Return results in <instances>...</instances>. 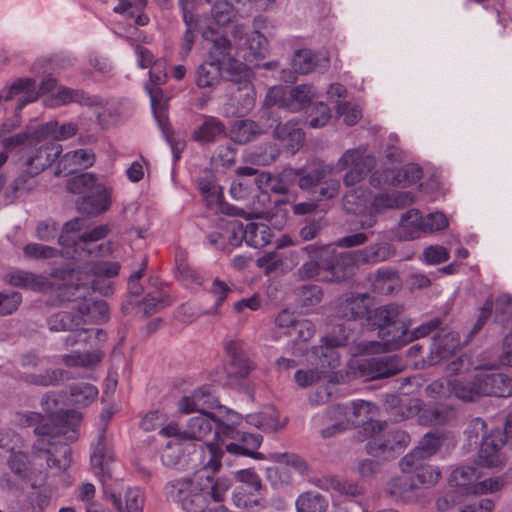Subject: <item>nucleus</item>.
Returning <instances> with one entry per match:
<instances>
[{"instance_id": "nucleus-33", "label": "nucleus", "mask_w": 512, "mask_h": 512, "mask_svg": "<svg viewBox=\"0 0 512 512\" xmlns=\"http://www.w3.org/2000/svg\"><path fill=\"white\" fill-rule=\"evenodd\" d=\"M303 250L311 257V260L299 268L298 274L300 278L310 279L317 276L320 270L325 271L326 259H323V255L326 250L324 247L309 245Z\"/></svg>"}, {"instance_id": "nucleus-16", "label": "nucleus", "mask_w": 512, "mask_h": 512, "mask_svg": "<svg viewBox=\"0 0 512 512\" xmlns=\"http://www.w3.org/2000/svg\"><path fill=\"white\" fill-rule=\"evenodd\" d=\"M357 264H360L356 252H345L334 255L330 260L326 259L325 271L331 276L330 281H343L354 275Z\"/></svg>"}, {"instance_id": "nucleus-46", "label": "nucleus", "mask_w": 512, "mask_h": 512, "mask_svg": "<svg viewBox=\"0 0 512 512\" xmlns=\"http://www.w3.org/2000/svg\"><path fill=\"white\" fill-rule=\"evenodd\" d=\"M77 133V127L73 123L59 125L58 122L50 121L40 126L35 131L36 138L51 137L55 140H66Z\"/></svg>"}, {"instance_id": "nucleus-19", "label": "nucleus", "mask_w": 512, "mask_h": 512, "mask_svg": "<svg viewBox=\"0 0 512 512\" xmlns=\"http://www.w3.org/2000/svg\"><path fill=\"white\" fill-rule=\"evenodd\" d=\"M111 205V190L105 186L82 196L77 200L78 210L87 215H99L109 209Z\"/></svg>"}, {"instance_id": "nucleus-5", "label": "nucleus", "mask_w": 512, "mask_h": 512, "mask_svg": "<svg viewBox=\"0 0 512 512\" xmlns=\"http://www.w3.org/2000/svg\"><path fill=\"white\" fill-rule=\"evenodd\" d=\"M375 165V157L368 154L365 147L360 146L345 151L337 161L336 167L339 171L350 167L343 181L346 186H353L361 182Z\"/></svg>"}, {"instance_id": "nucleus-47", "label": "nucleus", "mask_w": 512, "mask_h": 512, "mask_svg": "<svg viewBox=\"0 0 512 512\" xmlns=\"http://www.w3.org/2000/svg\"><path fill=\"white\" fill-rule=\"evenodd\" d=\"M109 499L120 512H142L144 507V495L139 488H129L125 493V506L115 494H110Z\"/></svg>"}, {"instance_id": "nucleus-51", "label": "nucleus", "mask_w": 512, "mask_h": 512, "mask_svg": "<svg viewBox=\"0 0 512 512\" xmlns=\"http://www.w3.org/2000/svg\"><path fill=\"white\" fill-rule=\"evenodd\" d=\"M296 170L300 172V175L296 179L299 188L302 190H308L320 184L326 177H328L332 173L333 167L330 165H319L315 169L306 173H304L303 169Z\"/></svg>"}, {"instance_id": "nucleus-41", "label": "nucleus", "mask_w": 512, "mask_h": 512, "mask_svg": "<svg viewBox=\"0 0 512 512\" xmlns=\"http://www.w3.org/2000/svg\"><path fill=\"white\" fill-rule=\"evenodd\" d=\"M417 483L410 474L392 478L387 486V493L396 501H408L412 497L413 490Z\"/></svg>"}, {"instance_id": "nucleus-38", "label": "nucleus", "mask_w": 512, "mask_h": 512, "mask_svg": "<svg viewBox=\"0 0 512 512\" xmlns=\"http://www.w3.org/2000/svg\"><path fill=\"white\" fill-rule=\"evenodd\" d=\"M262 134V129L258 123L253 120H238L230 130L231 139L238 144H246L257 139Z\"/></svg>"}, {"instance_id": "nucleus-3", "label": "nucleus", "mask_w": 512, "mask_h": 512, "mask_svg": "<svg viewBox=\"0 0 512 512\" xmlns=\"http://www.w3.org/2000/svg\"><path fill=\"white\" fill-rule=\"evenodd\" d=\"M164 494L168 501L176 503L185 512H200L208 505L206 493L191 478L169 481Z\"/></svg>"}, {"instance_id": "nucleus-53", "label": "nucleus", "mask_w": 512, "mask_h": 512, "mask_svg": "<svg viewBox=\"0 0 512 512\" xmlns=\"http://www.w3.org/2000/svg\"><path fill=\"white\" fill-rule=\"evenodd\" d=\"M81 222L82 219L77 217L66 222L63 226L58 238V243L62 247V256L67 252L68 248L73 247L77 243L78 233L82 229Z\"/></svg>"}, {"instance_id": "nucleus-28", "label": "nucleus", "mask_w": 512, "mask_h": 512, "mask_svg": "<svg viewBox=\"0 0 512 512\" xmlns=\"http://www.w3.org/2000/svg\"><path fill=\"white\" fill-rule=\"evenodd\" d=\"M404 312V307L397 303H390L378 308H375L369 314V321L372 325L381 330L382 328L395 326L401 323L400 316Z\"/></svg>"}, {"instance_id": "nucleus-27", "label": "nucleus", "mask_w": 512, "mask_h": 512, "mask_svg": "<svg viewBox=\"0 0 512 512\" xmlns=\"http://www.w3.org/2000/svg\"><path fill=\"white\" fill-rule=\"evenodd\" d=\"M378 336L382 341L384 349L387 351L398 350L411 342L410 332L405 322L384 327L378 332Z\"/></svg>"}, {"instance_id": "nucleus-11", "label": "nucleus", "mask_w": 512, "mask_h": 512, "mask_svg": "<svg viewBox=\"0 0 512 512\" xmlns=\"http://www.w3.org/2000/svg\"><path fill=\"white\" fill-rule=\"evenodd\" d=\"M272 137L281 142L283 147L290 153L295 154L305 142V133L299 126L298 121L288 120L278 122L276 125H269Z\"/></svg>"}, {"instance_id": "nucleus-50", "label": "nucleus", "mask_w": 512, "mask_h": 512, "mask_svg": "<svg viewBox=\"0 0 512 512\" xmlns=\"http://www.w3.org/2000/svg\"><path fill=\"white\" fill-rule=\"evenodd\" d=\"M368 201V189L363 187H356L344 195L343 207L348 213L361 214L366 210Z\"/></svg>"}, {"instance_id": "nucleus-30", "label": "nucleus", "mask_w": 512, "mask_h": 512, "mask_svg": "<svg viewBox=\"0 0 512 512\" xmlns=\"http://www.w3.org/2000/svg\"><path fill=\"white\" fill-rule=\"evenodd\" d=\"M41 463L42 466L33 463L32 458L30 461H28L26 454L22 452L12 453L8 459L9 468L15 475L20 478H25L29 471L34 474H47L48 470H52V468H48L46 466L45 459H43ZM53 470H55V472H59L56 468H53Z\"/></svg>"}, {"instance_id": "nucleus-62", "label": "nucleus", "mask_w": 512, "mask_h": 512, "mask_svg": "<svg viewBox=\"0 0 512 512\" xmlns=\"http://www.w3.org/2000/svg\"><path fill=\"white\" fill-rule=\"evenodd\" d=\"M369 183L377 189L397 187L399 181L397 180L396 169L385 168L374 171L370 176Z\"/></svg>"}, {"instance_id": "nucleus-56", "label": "nucleus", "mask_w": 512, "mask_h": 512, "mask_svg": "<svg viewBox=\"0 0 512 512\" xmlns=\"http://www.w3.org/2000/svg\"><path fill=\"white\" fill-rule=\"evenodd\" d=\"M97 187H103V185L97 183V179L92 173L77 175L68 182V189L72 193H92L97 190Z\"/></svg>"}, {"instance_id": "nucleus-63", "label": "nucleus", "mask_w": 512, "mask_h": 512, "mask_svg": "<svg viewBox=\"0 0 512 512\" xmlns=\"http://www.w3.org/2000/svg\"><path fill=\"white\" fill-rule=\"evenodd\" d=\"M396 175L399 181L397 187H408L421 180L423 171L419 165L411 163L403 166L401 169H396Z\"/></svg>"}, {"instance_id": "nucleus-61", "label": "nucleus", "mask_w": 512, "mask_h": 512, "mask_svg": "<svg viewBox=\"0 0 512 512\" xmlns=\"http://www.w3.org/2000/svg\"><path fill=\"white\" fill-rule=\"evenodd\" d=\"M211 17L218 26L227 25L235 16L233 6L227 0H214Z\"/></svg>"}, {"instance_id": "nucleus-18", "label": "nucleus", "mask_w": 512, "mask_h": 512, "mask_svg": "<svg viewBox=\"0 0 512 512\" xmlns=\"http://www.w3.org/2000/svg\"><path fill=\"white\" fill-rule=\"evenodd\" d=\"M94 162L95 155L91 150L78 149L70 151L59 160L55 174L57 176H66L80 169L91 167Z\"/></svg>"}, {"instance_id": "nucleus-55", "label": "nucleus", "mask_w": 512, "mask_h": 512, "mask_svg": "<svg viewBox=\"0 0 512 512\" xmlns=\"http://www.w3.org/2000/svg\"><path fill=\"white\" fill-rule=\"evenodd\" d=\"M232 100L236 101L237 113L240 115H244L249 113L255 105L256 93L254 91L253 85H248L247 82L244 83L243 89L231 92Z\"/></svg>"}, {"instance_id": "nucleus-45", "label": "nucleus", "mask_w": 512, "mask_h": 512, "mask_svg": "<svg viewBox=\"0 0 512 512\" xmlns=\"http://www.w3.org/2000/svg\"><path fill=\"white\" fill-rule=\"evenodd\" d=\"M104 249L108 250L104 244H97V242L77 238V243H75L73 247L68 248L63 256L76 261H84L88 257L102 255L101 252Z\"/></svg>"}, {"instance_id": "nucleus-2", "label": "nucleus", "mask_w": 512, "mask_h": 512, "mask_svg": "<svg viewBox=\"0 0 512 512\" xmlns=\"http://www.w3.org/2000/svg\"><path fill=\"white\" fill-rule=\"evenodd\" d=\"M386 422L371 421L367 424L366 430L372 435L366 444L369 455L382 459L394 458L401 453L411 442L409 434L402 430L386 431Z\"/></svg>"}, {"instance_id": "nucleus-37", "label": "nucleus", "mask_w": 512, "mask_h": 512, "mask_svg": "<svg viewBox=\"0 0 512 512\" xmlns=\"http://www.w3.org/2000/svg\"><path fill=\"white\" fill-rule=\"evenodd\" d=\"M355 252L361 264H375L395 255V249L388 243L370 245Z\"/></svg>"}, {"instance_id": "nucleus-12", "label": "nucleus", "mask_w": 512, "mask_h": 512, "mask_svg": "<svg viewBox=\"0 0 512 512\" xmlns=\"http://www.w3.org/2000/svg\"><path fill=\"white\" fill-rule=\"evenodd\" d=\"M480 393L482 396H512V379L506 374L496 371L477 373Z\"/></svg>"}, {"instance_id": "nucleus-25", "label": "nucleus", "mask_w": 512, "mask_h": 512, "mask_svg": "<svg viewBox=\"0 0 512 512\" xmlns=\"http://www.w3.org/2000/svg\"><path fill=\"white\" fill-rule=\"evenodd\" d=\"M398 237L402 240L419 238L425 232L424 219L417 209H410L402 214L398 225Z\"/></svg>"}, {"instance_id": "nucleus-26", "label": "nucleus", "mask_w": 512, "mask_h": 512, "mask_svg": "<svg viewBox=\"0 0 512 512\" xmlns=\"http://www.w3.org/2000/svg\"><path fill=\"white\" fill-rule=\"evenodd\" d=\"M460 346V339L455 332H445L434 340V347L426 358L428 365H435L452 354Z\"/></svg>"}, {"instance_id": "nucleus-17", "label": "nucleus", "mask_w": 512, "mask_h": 512, "mask_svg": "<svg viewBox=\"0 0 512 512\" xmlns=\"http://www.w3.org/2000/svg\"><path fill=\"white\" fill-rule=\"evenodd\" d=\"M443 444V438L439 434L427 433L423 436L418 446L405 455L399 462L401 470H409L414 464V459H424L434 455Z\"/></svg>"}, {"instance_id": "nucleus-10", "label": "nucleus", "mask_w": 512, "mask_h": 512, "mask_svg": "<svg viewBox=\"0 0 512 512\" xmlns=\"http://www.w3.org/2000/svg\"><path fill=\"white\" fill-rule=\"evenodd\" d=\"M506 462L504 436L500 431H492L482 440L478 463L488 468H501Z\"/></svg>"}, {"instance_id": "nucleus-14", "label": "nucleus", "mask_w": 512, "mask_h": 512, "mask_svg": "<svg viewBox=\"0 0 512 512\" xmlns=\"http://www.w3.org/2000/svg\"><path fill=\"white\" fill-rule=\"evenodd\" d=\"M216 438L223 442L225 438L239 441L241 445L247 449V457L262 460L264 456L262 453L255 452V450L262 443V436L259 434H250L236 430L232 425L219 423L216 427Z\"/></svg>"}, {"instance_id": "nucleus-49", "label": "nucleus", "mask_w": 512, "mask_h": 512, "mask_svg": "<svg viewBox=\"0 0 512 512\" xmlns=\"http://www.w3.org/2000/svg\"><path fill=\"white\" fill-rule=\"evenodd\" d=\"M97 396L98 389L96 386L86 382H79L70 387L69 403L85 407L90 405Z\"/></svg>"}, {"instance_id": "nucleus-24", "label": "nucleus", "mask_w": 512, "mask_h": 512, "mask_svg": "<svg viewBox=\"0 0 512 512\" xmlns=\"http://www.w3.org/2000/svg\"><path fill=\"white\" fill-rule=\"evenodd\" d=\"M291 66L295 73L309 74L319 68V71H325L329 66V58H318L311 50L301 49L294 53Z\"/></svg>"}, {"instance_id": "nucleus-34", "label": "nucleus", "mask_w": 512, "mask_h": 512, "mask_svg": "<svg viewBox=\"0 0 512 512\" xmlns=\"http://www.w3.org/2000/svg\"><path fill=\"white\" fill-rule=\"evenodd\" d=\"M400 285L398 273L388 267L379 268L372 280L373 291L383 295L392 294Z\"/></svg>"}, {"instance_id": "nucleus-48", "label": "nucleus", "mask_w": 512, "mask_h": 512, "mask_svg": "<svg viewBox=\"0 0 512 512\" xmlns=\"http://www.w3.org/2000/svg\"><path fill=\"white\" fill-rule=\"evenodd\" d=\"M479 478L480 473L474 466H460L452 471L449 483L452 486L465 488L466 493H473L472 489Z\"/></svg>"}, {"instance_id": "nucleus-52", "label": "nucleus", "mask_w": 512, "mask_h": 512, "mask_svg": "<svg viewBox=\"0 0 512 512\" xmlns=\"http://www.w3.org/2000/svg\"><path fill=\"white\" fill-rule=\"evenodd\" d=\"M176 274L178 279L186 286H199L202 284V277L187 262L183 252L176 254Z\"/></svg>"}, {"instance_id": "nucleus-23", "label": "nucleus", "mask_w": 512, "mask_h": 512, "mask_svg": "<svg viewBox=\"0 0 512 512\" xmlns=\"http://www.w3.org/2000/svg\"><path fill=\"white\" fill-rule=\"evenodd\" d=\"M76 309L83 326L102 323L109 318V308L103 300L94 301L84 298L76 302Z\"/></svg>"}, {"instance_id": "nucleus-60", "label": "nucleus", "mask_w": 512, "mask_h": 512, "mask_svg": "<svg viewBox=\"0 0 512 512\" xmlns=\"http://www.w3.org/2000/svg\"><path fill=\"white\" fill-rule=\"evenodd\" d=\"M294 332V349L299 353H303L300 346L308 342L315 334V325L310 320H299L292 329Z\"/></svg>"}, {"instance_id": "nucleus-9", "label": "nucleus", "mask_w": 512, "mask_h": 512, "mask_svg": "<svg viewBox=\"0 0 512 512\" xmlns=\"http://www.w3.org/2000/svg\"><path fill=\"white\" fill-rule=\"evenodd\" d=\"M61 151V146L54 142L25 147L23 149L24 166L30 169L31 174H40L52 165Z\"/></svg>"}, {"instance_id": "nucleus-8", "label": "nucleus", "mask_w": 512, "mask_h": 512, "mask_svg": "<svg viewBox=\"0 0 512 512\" xmlns=\"http://www.w3.org/2000/svg\"><path fill=\"white\" fill-rule=\"evenodd\" d=\"M119 270L120 264L110 261L88 262L82 267V272L89 277L85 284H90L93 290L103 295L112 293L110 279L116 277Z\"/></svg>"}, {"instance_id": "nucleus-15", "label": "nucleus", "mask_w": 512, "mask_h": 512, "mask_svg": "<svg viewBox=\"0 0 512 512\" xmlns=\"http://www.w3.org/2000/svg\"><path fill=\"white\" fill-rule=\"evenodd\" d=\"M114 460V454L109 446L104 430L100 431L97 441L92 444L91 466L96 476L102 481L111 478L110 465Z\"/></svg>"}, {"instance_id": "nucleus-58", "label": "nucleus", "mask_w": 512, "mask_h": 512, "mask_svg": "<svg viewBox=\"0 0 512 512\" xmlns=\"http://www.w3.org/2000/svg\"><path fill=\"white\" fill-rule=\"evenodd\" d=\"M223 450L214 443H207L203 451L202 466L207 472L215 473L221 468Z\"/></svg>"}, {"instance_id": "nucleus-32", "label": "nucleus", "mask_w": 512, "mask_h": 512, "mask_svg": "<svg viewBox=\"0 0 512 512\" xmlns=\"http://www.w3.org/2000/svg\"><path fill=\"white\" fill-rule=\"evenodd\" d=\"M452 395L464 402H473L481 397L477 374L473 377L451 379Z\"/></svg>"}, {"instance_id": "nucleus-57", "label": "nucleus", "mask_w": 512, "mask_h": 512, "mask_svg": "<svg viewBox=\"0 0 512 512\" xmlns=\"http://www.w3.org/2000/svg\"><path fill=\"white\" fill-rule=\"evenodd\" d=\"M212 35L213 31L211 28H207L203 31L204 39L212 42V47L210 48L211 60L219 59L221 62L230 55L231 43L225 37H216L215 39H212Z\"/></svg>"}, {"instance_id": "nucleus-64", "label": "nucleus", "mask_w": 512, "mask_h": 512, "mask_svg": "<svg viewBox=\"0 0 512 512\" xmlns=\"http://www.w3.org/2000/svg\"><path fill=\"white\" fill-rule=\"evenodd\" d=\"M279 149L275 144L268 143L250 154L253 164L267 166L272 164L279 156Z\"/></svg>"}, {"instance_id": "nucleus-44", "label": "nucleus", "mask_w": 512, "mask_h": 512, "mask_svg": "<svg viewBox=\"0 0 512 512\" xmlns=\"http://www.w3.org/2000/svg\"><path fill=\"white\" fill-rule=\"evenodd\" d=\"M243 239L246 243L255 248H262L271 242L269 227L263 223H248L242 230Z\"/></svg>"}, {"instance_id": "nucleus-4", "label": "nucleus", "mask_w": 512, "mask_h": 512, "mask_svg": "<svg viewBox=\"0 0 512 512\" xmlns=\"http://www.w3.org/2000/svg\"><path fill=\"white\" fill-rule=\"evenodd\" d=\"M369 407L370 403L363 400L331 406L327 417L334 423L321 431L322 437H332L351 426L358 425L360 418L369 412Z\"/></svg>"}, {"instance_id": "nucleus-6", "label": "nucleus", "mask_w": 512, "mask_h": 512, "mask_svg": "<svg viewBox=\"0 0 512 512\" xmlns=\"http://www.w3.org/2000/svg\"><path fill=\"white\" fill-rule=\"evenodd\" d=\"M350 367L355 370V376L367 380L390 377L402 370L399 359L392 356L355 359L351 362Z\"/></svg>"}, {"instance_id": "nucleus-13", "label": "nucleus", "mask_w": 512, "mask_h": 512, "mask_svg": "<svg viewBox=\"0 0 512 512\" xmlns=\"http://www.w3.org/2000/svg\"><path fill=\"white\" fill-rule=\"evenodd\" d=\"M494 308L495 320L500 323H505L512 320V296L509 294L499 295L495 301L487 299L481 309L478 320L472 330V333H477L484 325L486 320L491 315L492 309Z\"/></svg>"}, {"instance_id": "nucleus-1", "label": "nucleus", "mask_w": 512, "mask_h": 512, "mask_svg": "<svg viewBox=\"0 0 512 512\" xmlns=\"http://www.w3.org/2000/svg\"><path fill=\"white\" fill-rule=\"evenodd\" d=\"M82 415L76 411H66L61 420L64 424L44 423L43 416L37 412H19L15 415V423L20 427H35L34 433L38 439L32 446L33 463L42 466L41 461L45 459L48 468H56L58 471H65L71 464V448L62 443L61 438L71 430L70 440H74V427L81 421Z\"/></svg>"}, {"instance_id": "nucleus-7", "label": "nucleus", "mask_w": 512, "mask_h": 512, "mask_svg": "<svg viewBox=\"0 0 512 512\" xmlns=\"http://www.w3.org/2000/svg\"><path fill=\"white\" fill-rule=\"evenodd\" d=\"M341 330V334L337 336L335 331L326 338V345L313 347L308 355V361L317 366L323 375L329 370H334L340 365V356L335 347L346 345L349 335L345 330Z\"/></svg>"}, {"instance_id": "nucleus-31", "label": "nucleus", "mask_w": 512, "mask_h": 512, "mask_svg": "<svg viewBox=\"0 0 512 512\" xmlns=\"http://www.w3.org/2000/svg\"><path fill=\"white\" fill-rule=\"evenodd\" d=\"M317 97V91L313 85L300 84L288 92V103L285 104V109L297 113L311 104Z\"/></svg>"}, {"instance_id": "nucleus-39", "label": "nucleus", "mask_w": 512, "mask_h": 512, "mask_svg": "<svg viewBox=\"0 0 512 512\" xmlns=\"http://www.w3.org/2000/svg\"><path fill=\"white\" fill-rule=\"evenodd\" d=\"M329 506L327 498L318 491H306L295 500L297 512H326Z\"/></svg>"}, {"instance_id": "nucleus-43", "label": "nucleus", "mask_w": 512, "mask_h": 512, "mask_svg": "<svg viewBox=\"0 0 512 512\" xmlns=\"http://www.w3.org/2000/svg\"><path fill=\"white\" fill-rule=\"evenodd\" d=\"M405 474H410L418 484L431 486L440 479V471L430 465L424 463V459H414V464L409 470H401Z\"/></svg>"}, {"instance_id": "nucleus-29", "label": "nucleus", "mask_w": 512, "mask_h": 512, "mask_svg": "<svg viewBox=\"0 0 512 512\" xmlns=\"http://www.w3.org/2000/svg\"><path fill=\"white\" fill-rule=\"evenodd\" d=\"M224 123L213 116H205L204 121L193 132V139L201 144H211L225 135Z\"/></svg>"}, {"instance_id": "nucleus-35", "label": "nucleus", "mask_w": 512, "mask_h": 512, "mask_svg": "<svg viewBox=\"0 0 512 512\" xmlns=\"http://www.w3.org/2000/svg\"><path fill=\"white\" fill-rule=\"evenodd\" d=\"M222 72L219 59L205 61L196 71V84L199 88L215 87L221 82Z\"/></svg>"}, {"instance_id": "nucleus-36", "label": "nucleus", "mask_w": 512, "mask_h": 512, "mask_svg": "<svg viewBox=\"0 0 512 512\" xmlns=\"http://www.w3.org/2000/svg\"><path fill=\"white\" fill-rule=\"evenodd\" d=\"M246 421L264 432H275L281 428L279 413L273 406H267L258 413L247 415Z\"/></svg>"}, {"instance_id": "nucleus-54", "label": "nucleus", "mask_w": 512, "mask_h": 512, "mask_svg": "<svg viewBox=\"0 0 512 512\" xmlns=\"http://www.w3.org/2000/svg\"><path fill=\"white\" fill-rule=\"evenodd\" d=\"M65 395L61 392L46 393L41 399V407L50 416L51 424H55L59 413L63 411Z\"/></svg>"}, {"instance_id": "nucleus-20", "label": "nucleus", "mask_w": 512, "mask_h": 512, "mask_svg": "<svg viewBox=\"0 0 512 512\" xmlns=\"http://www.w3.org/2000/svg\"><path fill=\"white\" fill-rule=\"evenodd\" d=\"M219 423L222 422L208 411L200 412L199 415L188 420L186 429L183 430V438L200 441L209 435L213 429L216 432Z\"/></svg>"}, {"instance_id": "nucleus-40", "label": "nucleus", "mask_w": 512, "mask_h": 512, "mask_svg": "<svg viewBox=\"0 0 512 512\" xmlns=\"http://www.w3.org/2000/svg\"><path fill=\"white\" fill-rule=\"evenodd\" d=\"M6 280L12 286L30 288L36 291H42L48 286L47 279L44 276L22 270L8 274Z\"/></svg>"}, {"instance_id": "nucleus-59", "label": "nucleus", "mask_w": 512, "mask_h": 512, "mask_svg": "<svg viewBox=\"0 0 512 512\" xmlns=\"http://www.w3.org/2000/svg\"><path fill=\"white\" fill-rule=\"evenodd\" d=\"M251 76V71L243 64H236L231 66L230 79L228 82L227 90L234 92L243 89L245 82H247L248 85H252Z\"/></svg>"}, {"instance_id": "nucleus-22", "label": "nucleus", "mask_w": 512, "mask_h": 512, "mask_svg": "<svg viewBox=\"0 0 512 512\" xmlns=\"http://www.w3.org/2000/svg\"><path fill=\"white\" fill-rule=\"evenodd\" d=\"M225 350L229 359L230 373L236 377H246L253 365L245 353L244 343L239 340H230L226 343Z\"/></svg>"}, {"instance_id": "nucleus-21", "label": "nucleus", "mask_w": 512, "mask_h": 512, "mask_svg": "<svg viewBox=\"0 0 512 512\" xmlns=\"http://www.w3.org/2000/svg\"><path fill=\"white\" fill-rule=\"evenodd\" d=\"M368 295L366 293H347L340 297L336 304V313L339 317L347 320L362 318L367 313L365 303Z\"/></svg>"}, {"instance_id": "nucleus-42", "label": "nucleus", "mask_w": 512, "mask_h": 512, "mask_svg": "<svg viewBox=\"0 0 512 512\" xmlns=\"http://www.w3.org/2000/svg\"><path fill=\"white\" fill-rule=\"evenodd\" d=\"M48 325L52 331H74L83 326L80 315L77 313L76 303L70 311H61L52 315Z\"/></svg>"}]
</instances>
